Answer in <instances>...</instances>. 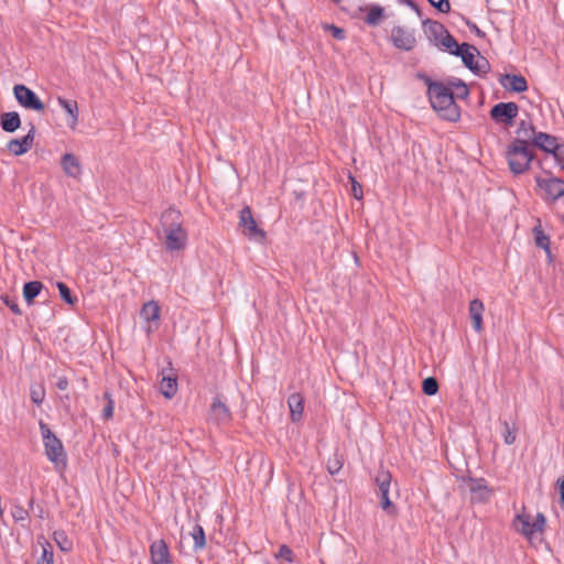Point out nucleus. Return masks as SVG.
<instances>
[{
    "mask_svg": "<svg viewBox=\"0 0 564 564\" xmlns=\"http://www.w3.org/2000/svg\"><path fill=\"white\" fill-rule=\"evenodd\" d=\"M160 227L165 236L167 251H178L187 243V232L182 225V214L175 208L165 209L160 218Z\"/></svg>",
    "mask_w": 564,
    "mask_h": 564,
    "instance_id": "f257e3e1",
    "label": "nucleus"
},
{
    "mask_svg": "<svg viewBox=\"0 0 564 564\" xmlns=\"http://www.w3.org/2000/svg\"><path fill=\"white\" fill-rule=\"evenodd\" d=\"M429 99L432 108L447 121L457 122L460 119V108L454 100V91L448 84H431Z\"/></svg>",
    "mask_w": 564,
    "mask_h": 564,
    "instance_id": "f03ea898",
    "label": "nucleus"
},
{
    "mask_svg": "<svg viewBox=\"0 0 564 564\" xmlns=\"http://www.w3.org/2000/svg\"><path fill=\"white\" fill-rule=\"evenodd\" d=\"M510 171L518 175L524 173L534 159L530 145L523 141H512L506 151Z\"/></svg>",
    "mask_w": 564,
    "mask_h": 564,
    "instance_id": "7ed1b4c3",
    "label": "nucleus"
},
{
    "mask_svg": "<svg viewBox=\"0 0 564 564\" xmlns=\"http://www.w3.org/2000/svg\"><path fill=\"white\" fill-rule=\"evenodd\" d=\"M40 430L44 442L45 454L56 467L66 465V453L63 443L57 438L47 424L40 422Z\"/></svg>",
    "mask_w": 564,
    "mask_h": 564,
    "instance_id": "20e7f679",
    "label": "nucleus"
},
{
    "mask_svg": "<svg viewBox=\"0 0 564 564\" xmlns=\"http://www.w3.org/2000/svg\"><path fill=\"white\" fill-rule=\"evenodd\" d=\"M545 523L546 518L543 513L538 512L532 521V517L523 510L514 517L512 527L529 541H532L535 533H542L544 531Z\"/></svg>",
    "mask_w": 564,
    "mask_h": 564,
    "instance_id": "39448f33",
    "label": "nucleus"
},
{
    "mask_svg": "<svg viewBox=\"0 0 564 564\" xmlns=\"http://www.w3.org/2000/svg\"><path fill=\"white\" fill-rule=\"evenodd\" d=\"M13 95L18 104L28 110L43 112L45 109L39 96L23 84H18L13 87Z\"/></svg>",
    "mask_w": 564,
    "mask_h": 564,
    "instance_id": "423d86ee",
    "label": "nucleus"
},
{
    "mask_svg": "<svg viewBox=\"0 0 564 564\" xmlns=\"http://www.w3.org/2000/svg\"><path fill=\"white\" fill-rule=\"evenodd\" d=\"M519 113V107L513 101L498 102L489 111L490 118L498 124L512 126Z\"/></svg>",
    "mask_w": 564,
    "mask_h": 564,
    "instance_id": "0eeeda50",
    "label": "nucleus"
},
{
    "mask_svg": "<svg viewBox=\"0 0 564 564\" xmlns=\"http://www.w3.org/2000/svg\"><path fill=\"white\" fill-rule=\"evenodd\" d=\"M239 227L249 239L262 241L265 238V232L258 227L249 206H245L239 212Z\"/></svg>",
    "mask_w": 564,
    "mask_h": 564,
    "instance_id": "6e6552de",
    "label": "nucleus"
},
{
    "mask_svg": "<svg viewBox=\"0 0 564 564\" xmlns=\"http://www.w3.org/2000/svg\"><path fill=\"white\" fill-rule=\"evenodd\" d=\"M391 41L397 48L406 52L412 51L416 45L414 31L399 25L392 29Z\"/></svg>",
    "mask_w": 564,
    "mask_h": 564,
    "instance_id": "1a4fd4ad",
    "label": "nucleus"
},
{
    "mask_svg": "<svg viewBox=\"0 0 564 564\" xmlns=\"http://www.w3.org/2000/svg\"><path fill=\"white\" fill-rule=\"evenodd\" d=\"M30 129L29 132L20 139H12L8 142L7 149L13 154V155H23L28 151H30L33 147V141L35 138V126L30 122Z\"/></svg>",
    "mask_w": 564,
    "mask_h": 564,
    "instance_id": "9d476101",
    "label": "nucleus"
},
{
    "mask_svg": "<svg viewBox=\"0 0 564 564\" xmlns=\"http://www.w3.org/2000/svg\"><path fill=\"white\" fill-rule=\"evenodd\" d=\"M538 186L544 191L546 198L555 202L564 196V180L558 177L536 178Z\"/></svg>",
    "mask_w": 564,
    "mask_h": 564,
    "instance_id": "9b49d317",
    "label": "nucleus"
},
{
    "mask_svg": "<svg viewBox=\"0 0 564 564\" xmlns=\"http://www.w3.org/2000/svg\"><path fill=\"white\" fill-rule=\"evenodd\" d=\"M468 482L471 501L485 502L489 500L492 490L487 486V481L484 478H469Z\"/></svg>",
    "mask_w": 564,
    "mask_h": 564,
    "instance_id": "f8f14e48",
    "label": "nucleus"
},
{
    "mask_svg": "<svg viewBox=\"0 0 564 564\" xmlns=\"http://www.w3.org/2000/svg\"><path fill=\"white\" fill-rule=\"evenodd\" d=\"M209 417L216 424H226L231 420V413L228 406L220 400L219 397L214 398L209 408Z\"/></svg>",
    "mask_w": 564,
    "mask_h": 564,
    "instance_id": "ddd939ff",
    "label": "nucleus"
},
{
    "mask_svg": "<svg viewBox=\"0 0 564 564\" xmlns=\"http://www.w3.org/2000/svg\"><path fill=\"white\" fill-rule=\"evenodd\" d=\"M160 382V391L166 399H172L177 392V376L173 368L163 369Z\"/></svg>",
    "mask_w": 564,
    "mask_h": 564,
    "instance_id": "4468645a",
    "label": "nucleus"
},
{
    "mask_svg": "<svg viewBox=\"0 0 564 564\" xmlns=\"http://www.w3.org/2000/svg\"><path fill=\"white\" fill-rule=\"evenodd\" d=\"M531 145L539 148L546 153L553 154L554 158L558 153L557 151L560 150L561 147V144L557 142V139L554 135H551L545 132H538Z\"/></svg>",
    "mask_w": 564,
    "mask_h": 564,
    "instance_id": "2eb2a0df",
    "label": "nucleus"
},
{
    "mask_svg": "<svg viewBox=\"0 0 564 564\" xmlns=\"http://www.w3.org/2000/svg\"><path fill=\"white\" fill-rule=\"evenodd\" d=\"M499 82L505 89L511 93H523L528 89V82L522 75L505 74Z\"/></svg>",
    "mask_w": 564,
    "mask_h": 564,
    "instance_id": "dca6fc26",
    "label": "nucleus"
},
{
    "mask_svg": "<svg viewBox=\"0 0 564 564\" xmlns=\"http://www.w3.org/2000/svg\"><path fill=\"white\" fill-rule=\"evenodd\" d=\"M152 564H172L167 544L163 540L154 541L150 545Z\"/></svg>",
    "mask_w": 564,
    "mask_h": 564,
    "instance_id": "f3484780",
    "label": "nucleus"
},
{
    "mask_svg": "<svg viewBox=\"0 0 564 564\" xmlns=\"http://www.w3.org/2000/svg\"><path fill=\"white\" fill-rule=\"evenodd\" d=\"M424 32L427 39L435 45L448 32L446 28L438 21L426 19L423 21Z\"/></svg>",
    "mask_w": 564,
    "mask_h": 564,
    "instance_id": "a211bd4d",
    "label": "nucleus"
},
{
    "mask_svg": "<svg viewBox=\"0 0 564 564\" xmlns=\"http://www.w3.org/2000/svg\"><path fill=\"white\" fill-rule=\"evenodd\" d=\"M468 311L474 329L480 333L482 330V314L485 312L484 303L478 299H474L469 302Z\"/></svg>",
    "mask_w": 564,
    "mask_h": 564,
    "instance_id": "6ab92c4d",
    "label": "nucleus"
},
{
    "mask_svg": "<svg viewBox=\"0 0 564 564\" xmlns=\"http://www.w3.org/2000/svg\"><path fill=\"white\" fill-rule=\"evenodd\" d=\"M436 46L442 47L444 51H447L449 54L455 55V56L460 55V53H458V52L460 48H464V47L473 48L474 51H476V47L468 43H463L459 45L457 43V41L455 40V37L449 32H447L442 37V40L437 43Z\"/></svg>",
    "mask_w": 564,
    "mask_h": 564,
    "instance_id": "aec40b11",
    "label": "nucleus"
},
{
    "mask_svg": "<svg viewBox=\"0 0 564 564\" xmlns=\"http://www.w3.org/2000/svg\"><path fill=\"white\" fill-rule=\"evenodd\" d=\"M0 127L4 132L12 133L21 127V118L17 111L3 112L0 116Z\"/></svg>",
    "mask_w": 564,
    "mask_h": 564,
    "instance_id": "412c9836",
    "label": "nucleus"
},
{
    "mask_svg": "<svg viewBox=\"0 0 564 564\" xmlns=\"http://www.w3.org/2000/svg\"><path fill=\"white\" fill-rule=\"evenodd\" d=\"M64 172L70 177H78L82 174V166L78 159L72 153H65L62 158Z\"/></svg>",
    "mask_w": 564,
    "mask_h": 564,
    "instance_id": "4be33fe9",
    "label": "nucleus"
},
{
    "mask_svg": "<svg viewBox=\"0 0 564 564\" xmlns=\"http://www.w3.org/2000/svg\"><path fill=\"white\" fill-rule=\"evenodd\" d=\"M288 404L291 412V419L293 422H297L302 419L304 410V399L300 393H292L288 398Z\"/></svg>",
    "mask_w": 564,
    "mask_h": 564,
    "instance_id": "5701e85b",
    "label": "nucleus"
},
{
    "mask_svg": "<svg viewBox=\"0 0 564 564\" xmlns=\"http://www.w3.org/2000/svg\"><path fill=\"white\" fill-rule=\"evenodd\" d=\"M538 132L532 123L522 120L517 129V135L513 141H523L527 144H532Z\"/></svg>",
    "mask_w": 564,
    "mask_h": 564,
    "instance_id": "b1692460",
    "label": "nucleus"
},
{
    "mask_svg": "<svg viewBox=\"0 0 564 564\" xmlns=\"http://www.w3.org/2000/svg\"><path fill=\"white\" fill-rule=\"evenodd\" d=\"M140 316L148 323L156 322L160 318V306L155 301L143 304Z\"/></svg>",
    "mask_w": 564,
    "mask_h": 564,
    "instance_id": "393cba45",
    "label": "nucleus"
},
{
    "mask_svg": "<svg viewBox=\"0 0 564 564\" xmlns=\"http://www.w3.org/2000/svg\"><path fill=\"white\" fill-rule=\"evenodd\" d=\"M43 289V283L40 281H30L23 286V297L25 302L30 305L33 303L34 299L40 295Z\"/></svg>",
    "mask_w": 564,
    "mask_h": 564,
    "instance_id": "a878e982",
    "label": "nucleus"
},
{
    "mask_svg": "<svg viewBox=\"0 0 564 564\" xmlns=\"http://www.w3.org/2000/svg\"><path fill=\"white\" fill-rule=\"evenodd\" d=\"M58 105L64 111L72 118V126H75L78 121V105L75 100H68L63 97H57Z\"/></svg>",
    "mask_w": 564,
    "mask_h": 564,
    "instance_id": "bb28decb",
    "label": "nucleus"
},
{
    "mask_svg": "<svg viewBox=\"0 0 564 564\" xmlns=\"http://www.w3.org/2000/svg\"><path fill=\"white\" fill-rule=\"evenodd\" d=\"M535 245L551 256L550 237L543 231L541 224L533 228Z\"/></svg>",
    "mask_w": 564,
    "mask_h": 564,
    "instance_id": "cd10ccee",
    "label": "nucleus"
},
{
    "mask_svg": "<svg viewBox=\"0 0 564 564\" xmlns=\"http://www.w3.org/2000/svg\"><path fill=\"white\" fill-rule=\"evenodd\" d=\"M191 535L194 540V551L197 552L204 550L206 546V536L203 527L199 524H195L193 531L191 532Z\"/></svg>",
    "mask_w": 564,
    "mask_h": 564,
    "instance_id": "c85d7f7f",
    "label": "nucleus"
},
{
    "mask_svg": "<svg viewBox=\"0 0 564 564\" xmlns=\"http://www.w3.org/2000/svg\"><path fill=\"white\" fill-rule=\"evenodd\" d=\"M383 14H384L383 8H381L380 6H373L368 11V13L365 18V22L370 26H377L380 23V21L382 20Z\"/></svg>",
    "mask_w": 564,
    "mask_h": 564,
    "instance_id": "c756f323",
    "label": "nucleus"
},
{
    "mask_svg": "<svg viewBox=\"0 0 564 564\" xmlns=\"http://www.w3.org/2000/svg\"><path fill=\"white\" fill-rule=\"evenodd\" d=\"M447 84L453 89L454 97L456 96L459 99L467 98L469 90H468L467 85L462 79L454 78L452 80H448Z\"/></svg>",
    "mask_w": 564,
    "mask_h": 564,
    "instance_id": "7c9ffc66",
    "label": "nucleus"
},
{
    "mask_svg": "<svg viewBox=\"0 0 564 564\" xmlns=\"http://www.w3.org/2000/svg\"><path fill=\"white\" fill-rule=\"evenodd\" d=\"M458 53H460V55H456V56L460 57L464 65L473 72L475 59H476V54L477 55L479 54L478 50L476 48V51H474L473 48L464 47V48H460Z\"/></svg>",
    "mask_w": 564,
    "mask_h": 564,
    "instance_id": "2f4dec72",
    "label": "nucleus"
},
{
    "mask_svg": "<svg viewBox=\"0 0 564 564\" xmlns=\"http://www.w3.org/2000/svg\"><path fill=\"white\" fill-rule=\"evenodd\" d=\"M391 474L388 470H380L376 476V484L379 492H389L391 485Z\"/></svg>",
    "mask_w": 564,
    "mask_h": 564,
    "instance_id": "473e14b6",
    "label": "nucleus"
},
{
    "mask_svg": "<svg viewBox=\"0 0 564 564\" xmlns=\"http://www.w3.org/2000/svg\"><path fill=\"white\" fill-rule=\"evenodd\" d=\"M53 538L63 552H69L73 549V543L64 531H55Z\"/></svg>",
    "mask_w": 564,
    "mask_h": 564,
    "instance_id": "72a5a7b5",
    "label": "nucleus"
},
{
    "mask_svg": "<svg viewBox=\"0 0 564 564\" xmlns=\"http://www.w3.org/2000/svg\"><path fill=\"white\" fill-rule=\"evenodd\" d=\"M503 431H502V437L503 442L507 445H512L516 442L517 437V426L516 425H509L507 421L502 422Z\"/></svg>",
    "mask_w": 564,
    "mask_h": 564,
    "instance_id": "f704fd0d",
    "label": "nucleus"
},
{
    "mask_svg": "<svg viewBox=\"0 0 564 564\" xmlns=\"http://www.w3.org/2000/svg\"><path fill=\"white\" fill-rule=\"evenodd\" d=\"M37 564H54L53 547L48 542L42 544V554L37 560Z\"/></svg>",
    "mask_w": 564,
    "mask_h": 564,
    "instance_id": "c9c22d12",
    "label": "nucleus"
},
{
    "mask_svg": "<svg viewBox=\"0 0 564 564\" xmlns=\"http://www.w3.org/2000/svg\"><path fill=\"white\" fill-rule=\"evenodd\" d=\"M61 297L69 305H75L78 299L72 294L69 288L64 282L57 283Z\"/></svg>",
    "mask_w": 564,
    "mask_h": 564,
    "instance_id": "e433bc0d",
    "label": "nucleus"
},
{
    "mask_svg": "<svg viewBox=\"0 0 564 564\" xmlns=\"http://www.w3.org/2000/svg\"><path fill=\"white\" fill-rule=\"evenodd\" d=\"M30 397L33 403L41 405L45 397V390L41 384H33L30 389Z\"/></svg>",
    "mask_w": 564,
    "mask_h": 564,
    "instance_id": "4c0bfd02",
    "label": "nucleus"
},
{
    "mask_svg": "<svg viewBox=\"0 0 564 564\" xmlns=\"http://www.w3.org/2000/svg\"><path fill=\"white\" fill-rule=\"evenodd\" d=\"M489 68V62L484 56L478 54L477 58L475 59L473 73L477 75H485L488 73Z\"/></svg>",
    "mask_w": 564,
    "mask_h": 564,
    "instance_id": "58836bf2",
    "label": "nucleus"
},
{
    "mask_svg": "<svg viewBox=\"0 0 564 564\" xmlns=\"http://www.w3.org/2000/svg\"><path fill=\"white\" fill-rule=\"evenodd\" d=\"M422 390L426 395H434L438 391L437 380L433 377H429L423 380Z\"/></svg>",
    "mask_w": 564,
    "mask_h": 564,
    "instance_id": "ea45409f",
    "label": "nucleus"
},
{
    "mask_svg": "<svg viewBox=\"0 0 564 564\" xmlns=\"http://www.w3.org/2000/svg\"><path fill=\"white\" fill-rule=\"evenodd\" d=\"M341 468H343V459L337 454H334L332 457L328 458L327 470L330 475L338 474Z\"/></svg>",
    "mask_w": 564,
    "mask_h": 564,
    "instance_id": "a19ab883",
    "label": "nucleus"
},
{
    "mask_svg": "<svg viewBox=\"0 0 564 564\" xmlns=\"http://www.w3.org/2000/svg\"><path fill=\"white\" fill-rule=\"evenodd\" d=\"M104 398L107 399V404L102 410L101 416L104 420H109L113 416L115 402L109 392H105Z\"/></svg>",
    "mask_w": 564,
    "mask_h": 564,
    "instance_id": "79ce46f5",
    "label": "nucleus"
},
{
    "mask_svg": "<svg viewBox=\"0 0 564 564\" xmlns=\"http://www.w3.org/2000/svg\"><path fill=\"white\" fill-rule=\"evenodd\" d=\"M381 499V508L388 513H394L395 507L389 498V492H379Z\"/></svg>",
    "mask_w": 564,
    "mask_h": 564,
    "instance_id": "37998d69",
    "label": "nucleus"
},
{
    "mask_svg": "<svg viewBox=\"0 0 564 564\" xmlns=\"http://www.w3.org/2000/svg\"><path fill=\"white\" fill-rule=\"evenodd\" d=\"M3 303L15 314L21 315L22 312L14 299H12L10 295H2L1 296Z\"/></svg>",
    "mask_w": 564,
    "mask_h": 564,
    "instance_id": "c03bdc74",
    "label": "nucleus"
},
{
    "mask_svg": "<svg viewBox=\"0 0 564 564\" xmlns=\"http://www.w3.org/2000/svg\"><path fill=\"white\" fill-rule=\"evenodd\" d=\"M431 6L437 9L442 13H447L451 10V4L448 0H427Z\"/></svg>",
    "mask_w": 564,
    "mask_h": 564,
    "instance_id": "a18cd8bd",
    "label": "nucleus"
},
{
    "mask_svg": "<svg viewBox=\"0 0 564 564\" xmlns=\"http://www.w3.org/2000/svg\"><path fill=\"white\" fill-rule=\"evenodd\" d=\"M12 517L17 522L25 521L29 518V512L23 507L17 506L12 511Z\"/></svg>",
    "mask_w": 564,
    "mask_h": 564,
    "instance_id": "49530a36",
    "label": "nucleus"
},
{
    "mask_svg": "<svg viewBox=\"0 0 564 564\" xmlns=\"http://www.w3.org/2000/svg\"><path fill=\"white\" fill-rule=\"evenodd\" d=\"M278 557L285 560L289 563L293 562V551L285 544L279 547Z\"/></svg>",
    "mask_w": 564,
    "mask_h": 564,
    "instance_id": "de8ad7c7",
    "label": "nucleus"
},
{
    "mask_svg": "<svg viewBox=\"0 0 564 564\" xmlns=\"http://www.w3.org/2000/svg\"><path fill=\"white\" fill-rule=\"evenodd\" d=\"M326 30H329L332 32V35L336 39V40H339V41H343L345 40L346 37V32L344 29L341 28H338L334 24H328L326 25Z\"/></svg>",
    "mask_w": 564,
    "mask_h": 564,
    "instance_id": "09e8293b",
    "label": "nucleus"
},
{
    "mask_svg": "<svg viewBox=\"0 0 564 564\" xmlns=\"http://www.w3.org/2000/svg\"><path fill=\"white\" fill-rule=\"evenodd\" d=\"M350 180H351V192H352L354 197L356 199H361L362 198L361 185L351 176H350Z\"/></svg>",
    "mask_w": 564,
    "mask_h": 564,
    "instance_id": "8fccbe9b",
    "label": "nucleus"
},
{
    "mask_svg": "<svg viewBox=\"0 0 564 564\" xmlns=\"http://www.w3.org/2000/svg\"><path fill=\"white\" fill-rule=\"evenodd\" d=\"M555 486L560 492V505L564 509V475L557 478Z\"/></svg>",
    "mask_w": 564,
    "mask_h": 564,
    "instance_id": "3c124183",
    "label": "nucleus"
},
{
    "mask_svg": "<svg viewBox=\"0 0 564 564\" xmlns=\"http://www.w3.org/2000/svg\"><path fill=\"white\" fill-rule=\"evenodd\" d=\"M68 384H69L68 379L65 376H59L56 380V388L58 390H62V391L67 390Z\"/></svg>",
    "mask_w": 564,
    "mask_h": 564,
    "instance_id": "603ef678",
    "label": "nucleus"
},
{
    "mask_svg": "<svg viewBox=\"0 0 564 564\" xmlns=\"http://www.w3.org/2000/svg\"><path fill=\"white\" fill-rule=\"evenodd\" d=\"M417 77L424 82V84L427 86V94L430 93V85L431 84H441L442 82H435L431 77H429L425 74H417Z\"/></svg>",
    "mask_w": 564,
    "mask_h": 564,
    "instance_id": "864d4df0",
    "label": "nucleus"
},
{
    "mask_svg": "<svg viewBox=\"0 0 564 564\" xmlns=\"http://www.w3.org/2000/svg\"><path fill=\"white\" fill-rule=\"evenodd\" d=\"M558 153L555 156L556 162L562 169H564V143L561 144Z\"/></svg>",
    "mask_w": 564,
    "mask_h": 564,
    "instance_id": "5fc2aeb1",
    "label": "nucleus"
},
{
    "mask_svg": "<svg viewBox=\"0 0 564 564\" xmlns=\"http://www.w3.org/2000/svg\"><path fill=\"white\" fill-rule=\"evenodd\" d=\"M467 25L469 26V29L475 32V34L479 37H484L485 36V32H482L475 23H471V22H467Z\"/></svg>",
    "mask_w": 564,
    "mask_h": 564,
    "instance_id": "6e6d98bb",
    "label": "nucleus"
},
{
    "mask_svg": "<svg viewBox=\"0 0 564 564\" xmlns=\"http://www.w3.org/2000/svg\"><path fill=\"white\" fill-rule=\"evenodd\" d=\"M400 1L404 2L406 6H409L411 9H413L419 15H421L420 8L412 0H400Z\"/></svg>",
    "mask_w": 564,
    "mask_h": 564,
    "instance_id": "4d7b16f0",
    "label": "nucleus"
},
{
    "mask_svg": "<svg viewBox=\"0 0 564 564\" xmlns=\"http://www.w3.org/2000/svg\"><path fill=\"white\" fill-rule=\"evenodd\" d=\"M37 517L44 519V510L41 507H39Z\"/></svg>",
    "mask_w": 564,
    "mask_h": 564,
    "instance_id": "13d9d810",
    "label": "nucleus"
},
{
    "mask_svg": "<svg viewBox=\"0 0 564 564\" xmlns=\"http://www.w3.org/2000/svg\"><path fill=\"white\" fill-rule=\"evenodd\" d=\"M33 505H34V500H33V499H31V500H30V507H31V508H33Z\"/></svg>",
    "mask_w": 564,
    "mask_h": 564,
    "instance_id": "bf43d9fd",
    "label": "nucleus"
}]
</instances>
